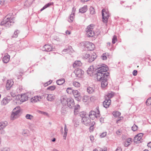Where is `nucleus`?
<instances>
[{
	"mask_svg": "<svg viewBox=\"0 0 151 151\" xmlns=\"http://www.w3.org/2000/svg\"><path fill=\"white\" fill-rule=\"evenodd\" d=\"M64 133L66 134H67L68 133V129L67 128L66 125V124H65V127H64Z\"/></svg>",
	"mask_w": 151,
	"mask_h": 151,
	"instance_id": "6e6d98bb",
	"label": "nucleus"
},
{
	"mask_svg": "<svg viewBox=\"0 0 151 151\" xmlns=\"http://www.w3.org/2000/svg\"><path fill=\"white\" fill-rule=\"evenodd\" d=\"M114 95V93L113 92H111L110 93H107L106 95L105 96V98L110 99L112 98Z\"/></svg>",
	"mask_w": 151,
	"mask_h": 151,
	"instance_id": "393cba45",
	"label": "nucleus"
},
{
	"mask_svg": "<svg viewBox=\"0 0 151 151\" xmlns=\"http://www.w3.org/2000/svg\"><path fill=\"white\" fill-rule=\"evenodd\" d=\"M116 133L117 135L120 134L121 132L119 130H118L116 132Z\"/></svg>",
	"mask_w": 151,
	"mask_h": 151,
	"instance_id": "0e129e2a",
	"label": "nucleus"
},
{
	"mask_svg": "<svg viewBox=\"0 0 151 151\" xmlns=\"http://www.w3.org/2000/svg\"><path fill=\"white\" fill-rule=\"evenodd\" d=\"M67 134H65V133H64V135L63 136V138L65 139H66V137L67 136Z\"/></svg>",
	"mask_w": 151,
	"mask_h": 151,
	"instance_id": "69168bd1",
	"label": "nucleus"
},
{
	"mask_svg": "<svg viewBox=\"0 0 151 151\" xmlns=\"http://www.w3.org/2000/svg\"><path fill=\"white\" fill-rule=\"evenodd\" d=\"M25 117L27 119L31 120L33 119V116L32 115L28 114L26 115Z\"/></svg>",
	"mask_w": 151,
	"mask_h": 151,
	"instance_id": "c9c22d12",
	"label": "nucleus"
},
{
	"mask_svg": "<svg viewBox=\"0 0 151 151\" xmlns=\"http://www.w3.org/2000/svg\"><path fill=\"white\" fill-rule=\"evenodd\" d=\"M75 98L78 101H80L81 99V96L80 95H78L76 96Z\"/></svg>",
	"mask_w": 151,
	"mask_h": 151,
	"instance_id": "3c124183",
	"label": "nucleus"
},
{
	"mask_svg": "<svg viewBox=\"0 0 151 151\" xmlns=\"http://www.w3.org/2000/svg\"><path fill=\"white\" fill-rule=\"evenodd\" d=\"M42 50L44 51L49 52L54 51V49L52 48V46L50 45L46 44L44 45L43 47Z\"/></svg>",
	"mask_w": 151,
	"mask_h": 151,
	"instance_id": "9b49d317",
	"label": "nucleus"
},
{
	"mask_svg": "<svg viewBox=\"0 0 151 151\" xmlns=\"http://www.w3.org/2000/svg\"><path fill=\"white\" fill-rule=\"evenodd\" d=\"M97 79L98 81L101 82V86L104 87L108 84L107 81V76H97Z\"/></svg>",
	"mask_w": 151,
	"mask_h": 151,
	"instance_id": "423d86ee",
	"label": "nucleus"
},
{
	"mask_svg": "<svg viewBox=\"0 0 151 151\" xmlns=\"http://www.w3.org/2000/svg\"><path fill=\"white\" fill-rule=\"evenodd\" d=\"M96 112H95L93 111H91L89 113V116L90 118H92L93 119L95 118H97L100 116V111L99 110V108L97 107L96 108Z\"/></svg>",
	"mask_w": 151,
	"mask_h": 151,
	"instance_id": "39448f33",
	"label": "nucleus"
},
{
	"mask_svg": "<svg viewBox=\"0 0 151 151\" xmlns=\"http://www.w3.org/2000/svg\"><path fill=\"white\" fill-rule=\"evenodd\" d=\"M19 33V31L18 30H17L14 31V34L12 36V37L13 38H16L18 36V34Z\"/></svg>",
	"mask_w": 151,
	"mask_h": 151,
	"instance_id": "f704fd0d",
	"label": "nucleus"
},
{
	"mask_svg": "<svg viewBox=\"0 0 151 151\" xmlns=\"http://www.w3.org/2000/svg\"><path fill=\"white\" fill-rule=\"evenodd\" d=\"M8 123L6 121L3 122H0V130L1 129L4 128L6 126H7Z\"/></svg>",
	"mask_w": 151,
	"mask_h": 151,
	"instance_id": "bb28decb",
	"label": "nucleus"
},
{
	"mask_svg": "<svg viewBox=\"0 0 151 151\" xmlns=\"http://www.w3.org/2000/svg\"><path fill=\"white\" fill-rule=\"evenodd\" d=\"M52 82V81L50 80L49 81H47L46 83H45L44 84V86H47L49 85Z\"/></svg>",
	"mask_w": 151,
	"mask_h": 151,
	"instance_id": "603ef678",
	"label": "nucleus"
},
{
	"mask_svg": "<svg viewBox=\"0 0 151 151\" xmlns=\"http://www.w3.org/2000/svg\"><path fill=\"white\" fill-rule=\"evenodd\" d=\"M10 148L8 147H3L0 150V151H10Z\"/></svg>",
	"mask_w": 151,
	"mask_h": 151,
	"instance_id": "a18cd8bd",
	"label": "nucleus"
},
{
	"mask_svg": "<svg viewBox=\"0 0 151 151\" xmlns=\"http://www.w3.org/2000/svg\"><path fill=\"white\" fill-rule=\"evenodd\" d=\"M73 86L76 87H79L80 86V84L78 82H73Z\"/></svg>",
	"mask_w": 151,
	"mask_h": 151,
	"instance_id": "58836bf2",
	"label": "nucleus"
},
{
	"mask_svg": "<svg viewBox=\"0 0 151 151\" xmlns=\"http://www.w3.org/2000/svg\"><path fill=\"white\" fill-rule=\"evenodd\" d=\"M90 140L91 141L93 142L94 140V137L93 136H90Z\"/></svg>",
	"mask_w": 151,
	"mask_h": 151,
	"instance_id": "052dcab7",
	"label": "nucleus"
},
{
	"mask_svg": "<svg viewBox=\"0 0 151 151\" xmlns=\"http://www.w3.org/2000/svg\"><path fill=\"white\" fill-rule=\"evenodd\" d=\"M87 10V5H85L79 9V12L80 13H83L85 12Z\"/></svg>",
	"mask_w": 151,
	"mask_h": 151,
	"instance_id": "a878e982",
	"label": "nucleus"
},
{
	"mask_svg": "<svg viewBox=\"0 0 151 151\" xmlns=\"http://www.w3.org/2000/svg\"><path fill=\"white\" fill-rule=\"evenodd\" d=\"M75 16L74 13H72L70 15V16L68 19V21L70 22H72L74 20Z\"/></svg>",
	"mask_w": 151,
	"mask_h": 151,
	"instance_id": "c85d7f7f",
	"label": "nucleus"
},
{
	"mask_svg": "<svg viewBox=\"0 0 151 151\" xmlns=\"http://www.w3.org/2000/svg\"><path fill=\"white\" fill-rule=\"evenodd\" d=\"M42 98V97L40 96H34L31 99V101L33 103H35L38 101H40Z\"/></svg>",
	"mask_w": 151,
	"mask_h": 151,
	"instance_id": "2eb2a0df",
	"label": "nucleus"
},
{
	"mask_svg": "<svg viewBox=\"0 0 151 151\" xmlns=\"http://www.w3.org/2000/svg\"><path fill=\"white\" fill-rule=\"evenodd\" d=\"M53 4V3L51 2V3H49L46 4L45 6H44L42 7V8L41 9V10H40L41 11H42L44 9L46 8L47 7H49V6L52 5Z\"/></svg>",
	"mask_w": 151,
	"mask_h": 151,
	"instance_id": "72a5a7b5",
	"label": "nucleus"
},
{
	"mask_svg": "<svg viewBox=\"0 0 151 151\" xmlns=\"http://www.w3.org/2000/svg\"><path fill=\"white\" fill-rule=\"evenodd\" d=\"M73 94L75 97L78 95H80V93L77 90H74L73 91Z\"/></svg>",
	"mask_w": 151,
	"mask_h": 151,
	"instance_id": "4c0bfd02",
	"label": "nucleus"
},
{
	"mask_svg": "<svg viewBox=\"0 0 151 151\" xmlns=\"http://www.w3.org/2000/svg\"><path fill=\"white\" fill-rule=\"evenodd\" d=\"M94 25L91 24L88 26L86 29V35L88 37H92L94 35V32L93 30Z\"/></svg>",
	"mask_w": 151,
	"mask_h": 151,
	"instance_id": "7ed1b4c3",
	"label": "nucleus"
},
{
	"mask_svg": "<svg viewBox=\"0 0 151 151\" xmlns=\"http://www.w3.org/2000/svg\"><path fill=\"white\" fill-rule=\"evenodd\" d=\"M119 119H118L116 121V123H118V122L120 120H121L122 119H121V117H120L119 118Z\"/></svg>",
	"mask_w": 151,
	"mask_h": 151,
	"instance_id": "774afa93",
	"label": "nucleus"
},
{
	"mask_svg": "<svg viewBox=\"0 0 151 151\" xmlns=\"http://www.w3.org/2000/svg\"><path fill=\"white\" fill-rule=\"evenodd\" d=\"M90 57V55L88 54H86L84 56V58H87Z\"/></svg>",
	"mask_w": 151,
	"mask_h": 151,
	"instance_id": "13d9d810",
	"label": "nucleus"
},
{
	"mask_svg": "<svg viewBox=\"0 0 151 151\" xmlns=\"http://www.w3.org/2000/svg\"><path fill=\"white\" fill-rule=\"evenodd\" d=\"M85 47V50L87 51H91L93 50L95 47L94 44L88 41L83 42Z\"/></svg>",
	"mask_w": 151,
	"mask_h": 151,
	"instance_id": "6e6552de",
	"label": "nucleus"
},
{
	"mask_svg": "<svg viewBox=\"0 0 151 151\" xmlns=\"http://www.w3.org/2000/svg\"><path fill=\"white\" fill-rule=\"evenodd\" d=\"M111 100L110 99L105 98V100L103 102L104 106L106 108L109 107L111 104Z\"/></svg>",
	"mask_w": 151,
	"mask_h": 151,
	"instance_id": "f8f14e48",
	"label": "nucleus"
},
{
	"mask_svg": "<svg viewBox=\"0 0 151 151\" xmlns=\"http://www.w3.org/2000/svg\"><path fill=\"white\" fill-rule=\"evenodd\" d=\"M107 54L106 53L103 54L101 56V58L103 60H106L107 58Z\"/></svg>",
	"mask_w": 151,
	"mask_h": 151,
	"instance_id": "37998d69",
	"label": "nucleus"
},
{
	"mask_svg": "<svg viewBox=\"0 0 151 151\" xmlns=\"http://www.w3.org/2000/svg\"><path fill=\"white\" fill-rule=\"evenodd\" d=\"M80 108V106L78 104H77L75 106L74 111L75 114H78V109Z\"/></svg>",
	"mask_w": 151,
	"mask_h": 151,
	"instance_id": "2f4dec72",
	"label": "nucleus"
},
{
	"mask_svg": "<svg viewBox=\"0 0 151 151\" xmlns=\"http://www.w3.org/2000/svg\"><path fill=\"white\" fill-rule=\"evenodd\" d=\"M117 41V37L115 36L114 35V36L113 38L112 39V43L114 44Z\"/></svg>",
	"mask_w": 151,
	"mask_h": 151,
	"instance_id": "09e8293b",
	"label": "nucleus"
},
{
	"mask_svg": "<svg viewBox=\"0 0 151 151\" xmlns=\"http://www.w3.org/2000/svg\"><path fill=\"white\" fill-rule=\"evenodd\" d=\"M99 66H100L99 65ZM108 69V68L106 67V66H101V65L100 67H98L97 69L95 71L96 73L95 74V75L96 76H101L103 74V76H109L106 74L108 73L107 72Z\"/></svg>",
	"mask_w": 151,
	"mask_h": 151,
	"instance_id": "f03ea898",
	"label": "nucleus"
},
{
	"mask_svg": "<svg viewBox=\"0 0 151 151\" xmlns=\"http://www.w3.org/2000/svg\"><path fill=\"white\" fill-rule=\"evenodd\" d=\"M20 112V107L17 106L13 110L11 114V119L12 120H14L17 118Z\"/></svg>",
	"mask_w": 151,
	"mask_h": 151,
	"instance_id": "20e7f679",
	"label": "nucleus"
},
{
	"mask_svg": "<svg viewBox=\"0 0 151 151\" xmlns=\"http://www.w3.org/2000/svg\"><path fill=\"white\" fill-rule=\"evenodd\" d=\"M73 50L71 46H69L67 48L64 49L62 51V53H63L64 52H67L68 53H70L72 52Z\"/></svg>",
	"mask_w": 151,
	"mask_h": 151,
	"instance_id": "412c9836",
	"label": "nucleus"
},
{
	"mask_svg": "<svg viewBox=\"0 0 151 151\" xmlns=\"http://www.w3.org/2000/svg\"><path fill=\"white\" fill-rule=\"evenodd\" d=\"M93 66H90L87 70V72L88 75L91 76L93 73Z\"/></svg>",
	"mask_w": 151,
	"mask_h": 151,
	"instance_id": "b1692460",
	"label": "nucleus"
},
{
	"mask_svg": "<svg viewBox=\"0 0 151 151\" xmlns=\"http://www.w3.org/2000/svg\"><path fill=\"white\" fill-rule=\"evenodd\" d=\"M89 97L87 96H85L83 97L82 100L84 102H87Z\"/></svg>",
	"mask_w": 151,
	"mask_h": 151,
	"instance_id": "ea45409f",
	"label": "nucleus"
},
{
	"mask_svg": "<svg viewBox=\"0 0 151 151\" xmlns=\"http://www.w3.org/2000/svg\"><path fill=\"white\" fill-rule=\"evenodd\" d=\"M143 135L142 133H139L137 135L134 137V142H137L139 141L140 142Z\"/></svg>",
	"mask_w": 151,
	"mask_h": 151,
	"instance_id": "4468645a",
	"label": "nucleus"
},
{
	"mask_svg": "<svg viewBox=\"0 0 151 151\" xmlns=\"http://www.w3.org/2000/svg\"><path fill=\"white\" fill-rule=\"evenodd\" d=\"M102 21L104 23H106L109 16V12L107 10L103 9L102 11Z\"/></svg>",
	"mask_w": 151,
	"mask_h": 151,
	"instance_id": "0eeeda50",
	"label": "nucleus"
},
{
	"mask_svg": "<svg viewBox=\"0 0 151 151\" xmlns=\"http://www.w3.org/2000/svg\"><path fill=\"white\" fill-rule=\"evenodd\" d=\"M28 94V93H27L19 95V100L20 102H23L28 100L29 98Z\"/></svg>",
	"mask_w": 151,
	"mask_h": 151,
	"instance_id": "1a4fd4ad",
	"label": "nucleus"
},
{
	"mask_svg": "<svg viewBox=\"0 0 151 151\" xmlns=\"http://www.w3.org/2000/svg\"><path fill=\"white\" fill-rule=\"evenodd\" d=\"M137 73V71L136 70H134L133 72V74L134 76H136Z\"/></svg>",
	"mask_w": 151,
	"mask_h": 151,
	"instance_id": "bf43d9fd",
	"label": "nucleus"
},
{
	"mask_svg": "<svg viewBox=\"0 0 151 151\" xmlns=\"http://www.w3.org/2000/svg\"><path fill=\"white\" fill-rule=\"evenodd\" d=\"M89 10L91 14H93L95 13V10L93 7H90Z\"/></svg>",
	"mask_w": 151,
	"mask_h": 151,
	"instance_id": "c03bdc74",
	"label": "nucleus"
},
{
	"mask_svg": "<svg viewBox=\"0 0 151 151\" xmlns=\"http://www.w3.org/2000/svg\"><path fill=\"white\" fill-rule=\"evenodd\" d=\"M93 126H91L90 127V130L92 131L93 130Z\"/></svg>",
	"mask_w": 151,
	"mask_h": 151,
	"instance_id": "e2e57ef3",
	"label": "nucleus"
},
{
	"mask_svg": "<svg viewBox=\"0 0 151 151\" xmlns=\"http://www.w3.org/2000/svg\"><path fill=\"white\" fill-rule=\"evenodd\" d=\"M74 100L71 98H68V101H67V106L69 107L70 108H72L74 106Z\"/></svg>",
	"mask_w": 151,
	"mask_h": 151,
	"instance_id": "ddd939ff",
	"label": "nucleus"
},
{
	"mask_svg": "<svg viewBox=\"0 0 151 151\" xmlns=\"http://www.w3.org/2000/svg\"><path fill=\"white\" fill-rule=\"evenodd\" d=\"M82 63L79 60L76 61L73 64V68H76L81 66Z\"/></svg>",
	"mask_w": 151,
	"mask_h": 151,
	"instance_id": "aec40b11",
	"label": "nucleus"
},
{
	"mask_svg": "<svg viewBox=\"0 0 151 151\" xmlns=\"http://www.w3.org/2000/svg\"><path fill=\"white\" fill-rule=\"evenodd\" d=\"M146 104L147 105L149 106L151 105V97L148 99L146 102Z\"/></svg>",
	"mask_w": 151,
	"mask_h": 151,
	"instance_id": "a19ab883",
	"label": "nucleus"
},
{
	"mask_svg": "<svg viewBox=\"0 0 151 151\" xmlns=\"http://www.w3.org/2000/svg\"><path fill=\"white\" fill-rule=\"evenodd\" d=\"M14 82L12 80H8L6 84V88L7 89H9L13 85Z\"/></svg>",
	"mask_w": 151,
	"mask_h": 151,
	"instance_id": "f3484780",
	"label": "nucleus"
},
{
	"mask_svg": "<svg viewBox=\"0 0 151 151\" xmlns=\"http://www.w3.org/2000/svg\"><path fill=\"white\" fill-rule=\"evenodd\" d=\"M76 11V8L75 7H73L72 9V13H74Z\"/></svg>",
	"mask_w": 151,
	"mask_h": 151,
	"instance_id": "338daca9",
	"label": "nucleus"
},
{
	"mask_svg": "<svg viewBox=\"0 0 151 151\" xmlns=\"http://www.w3.org/2000/svg\"><path fill=\"white\" fill-rule=\"evenodd\" d=\"M39 113L41 114H43L47 116L48 117L49 116V114L47 112H44V111H39Z\"/></svg>",
	"mask_w": 151,
	"mask_h": 151,
	"instance_id": "864d4df0",
	"label": "nucleus"
},
{
	"mask_svg": "<svg viewBox=\"0 0 151 151\" xmlns=\"http://www.w3.org/2000/svg\"><path fill=\"white\" fill-rule=\"evenodd\" d=\"M132 142V139L131 138H128L127 139L126 141L125 142L124 145L125 147L128 146L129 145L130 143Z\"/></svg>",
	"mask_w": 151,
	"mask_h": 151,
	"instance_id": "cd10ccee",
	"label": "nucleus"
},
{
	"mask_svg": "<svg viewBox=\"0 0 151 151\" xmlns=\"http://www.w3.org/2000/svg\"><path fill=\"white\" fill-rule=\"evenodd\" d=\"M65 82V80L64 78H61L58 80L56 81V83L58 85H61L63 84Z\"/></svg>",
	"mask_w": 151,
	"mask_h": 151,
	"instance_id": "c756f323",
	"label": "nucleus"
},
{
	"mask_svg": "<svg viewBox=\"0 0 151 151\" xmlns=\"http://www.w3.org/2000/svg\"><path fill=\"white\" fill-rule=\"evenodd\" d=\"M87 92L90 94L92 93L94 91V90L91 87H89L87 88Z\"/></svg>",
	"mask_w": 151,
	"mask_h": 151,
	"instance_id": "e433bc0d",
	"label": "nucleus"
},
{
	"mask_svg": "<svg viewBox=\"0 0 151 151\" xmlns=\"http://www.w3.org/2000/svg\"><path fill=\"white\" fill-rule=\"evenodd\" d=\"M34 0H27L25 2L24 5L27 6H30Z\"/></svg>",
	"mask_w": 151,
	"mask_h": 151,
	"instance_id": "7c9ffc66",
	"label": "nucleus"
},
{
	"mask_svg": "<svg viewBox=\"0 0 151 151\" xmlns=\"http://www.w3.org/2000/svg\"><path fill=\"white\" fill-rule=\"evenodd\" d=\"M138 127L135 124L132 127V130L134 131H136Z\"/></svg>",
	"mask_w": 151,
	"mask_h": 151,
	"instance_id": "de8ad7c7",
	"label": "nucleus"
},
{
	"mask_svg": "<svg viewBox=\"0 0 151 151\" xmlns=\"http://www.w3.org/2000/svg\"><path fill=\"white\" fill-rule=\"evenodd\" d=\"M65 33L67 35H69L70 34L71 32L70 31H69L68 30H67V31H65Z\"/></svg>",
	"mask_w": 151,
	"mask_h": 151,
	"instance_id": "680f3d73",
	"label": "nucleus"
},
{
	"mask_svg": "<svg viewBox=\"0 0 151 151\" xmlns=\"http://www.w3.org/2000/svg\"><path fill=\"white\" fill-rule=\"evenodd\" d=\"M76 76H81L84 73V71L81 69L77 68L74 71Z\"/></svg>",
	"mask_w": 151,
	"mask_h": 151,
	"instance_id": "dca6fc26",
	"label": "nucleus"
},
{
	"mask_svg": "<svg viewBox=\"0 0 151 151\" xmlns=\"http://www.w3.org/2000/svg\"><path fill=\"white\" fill-rule=\"evenodd\" d=\"M82 121L83 124L86 126L90 124L91 121L90 119L86 116H84L82 118Z\"/></svg>",
	"mask_w": 151,
	"mask_h": 151,
	"instance_id": "9d476101",
	"label": "nucleus"
},
{
	"mask_svg": "<svg viewBox=\"0 0 151 151\" xmlns=\"http://www.w3.org/2000/svg\"><path fill=\"white\" fill-rule=\"evenodd\" d=\"M106 135V132H104L101 133L100 135V137L101 138L104 137Z\"/></svg>",
	"mask_w": 151,
	"mask_h": 151,
	"instance_id": "5fc2aeb1",
	"label": "nucleus"
},
{
	"mask_svg": "<svg viewBox=\"0 0 151 151\" xmlns=\"http://www.w3.org/2000/svg\"><path fill=\"white\" fill-rule=\"evenodd\" d=\"M14 18L11 17L9 14H8L5 17L3 21L1 23L0 25L8 27L13 24L14 22Z\"/></svg>",
	"mask_w": 151,
	"mask_h": 151,
	"instance_id": "f257e3e1",
	"label": "nucleus"
},
{
	"mask_svg": "<svg viewBox=\"0 0 151 151\" xmlns=\"http://www.w3.org/2000/svg\"><path fill=\"white\" fill-rule=\"evenodd\" d=\"M61 101L62 104L64 105H66L67 104L68 98H67L65 96H63L60 99Z\"/></svg>",
	"mask_w": 151,
	"mask_h": 151,
	"instance_id": "a211bd4d",
	"label": "nucleus"
},
{
	"mask_svg": "<svg viewBox=\"0 0 151 151\" xmlns=\"http://www.w3.org/2000/svg\"><path fill=\"white\" fill-rule=\"evenodd\" d=\"M10 56L8 54H6L3 58V61L4 63H7L9 60Z\"/></svg>",
	"mask_w": 151,
	"mask_h": 151,
	"instance_id": "5701e85b",
	"label": "nucleus"
},
{
	"mask_svg": "<svg viewBox=\"0 0 151 151\" xmlns=\"http://www.w3.org/2000/svg\"><path fill=\"white\" fill-rule=\"evenodd\" d=\"M97 57V55L96 53H94L93 54V57L92 56L91 58H89V61L90 62H91L93 61L95 59H96Z\"/></svg>",
	"mask_w": 151,
	"mask_h": 151,
	"instance_id": "473e14b6",
	"label": "nucleus"
},
{
	"mask_svg": "<svg viewBox=\"0 0 151 151\" xmlns=\"http://www.w3.org/2000/svg\"><path fill=\"white\" fill-rule=\"evenodd\" d=\"M55 88L56 87L55 86H52L48 87L47 88V90H50L51 91H53L55 89Z\"/></svg>",
	"mask_w": 151,
	"mask_h": 151,
	"instance_id": "49530a36",
	"label": "nucleus"
},
{
	"mask_svg": "<svg viewBox=\"0 0 151 151\" xmlns=\"http://www.w3.org/2000/svg\"><path fill=\"white\" fill-rule=\"evenodd\" d=\"M10 95L11 96L13 97H15L16 96L15 93L13 91L11 92H10Z\"/></svg>",
	"mask_w": 151,
	"mask_h": 151,
	"instance_id": "4d7b16f0",
	"label": "nucleus"
},
{
	"mask_svg": "<svg viewBox=\"0 0 151 151\" xmlns=\"http://www.w3.org/2000/svg\"><path fill=\"white\" fill-rule=\"evenodd\" d=\"M12 100V98L9 96L5 97L2 101V103L6 105L9 103Z\"/></svg>",
	"mask_w": 151,
	"mask_h": 151,
	"instance_id": "6ab92c4d",
	"label": "nucleus"
},
{
	"mask_svg": "<svg viewBox=\"0 0 151 151\" xmlns=\"http://www.w3.org/2000/svg\"><path fill=\"white\" fill-rule=\"evenodd\" d=\"M47 100L50 101H53L55 98V96L52 94H47Z\"/></svg>",
	"mask_w": 151,
	"mask_h": 151,
	"instance_id": "4be33fe9",
	"label": "nucleus"
},
{
	"mask_svg": "<svg viewBox=\"0 0 151 151\" xmlns=\"http://www.w3.org/2000/svg\"><path fill=\"white\" fill-rule=\"evenodd\" d=\"M113 114L114 116H118L120 115L121 113L119 112L115 111L113 112Z\"/></svg>",
	"mask_w": 151,
	"mask_h": 151,
	"instance_id": "79ce46f5",
	"label": "nucleus"
},
{
	"mask_svg": "<svg viewBox=\"0 0 151 151\" xmlns=\"http://www.w3.org/2000/svg\"><path fill=\"white\" fill-rule=\"evenodd\" d=\"M73 91L71 88H68L66 90L67 92L70 94H71L72 92L73 93Z\"/></svg>",
	"mask_w": 151,
	"mask_h": 151,
	"instance_id": "8fccbe9b",
	"label": "nucleus"
}]
</instances>
